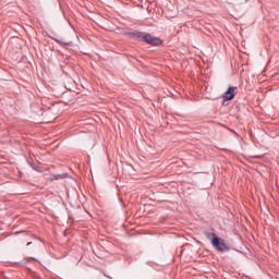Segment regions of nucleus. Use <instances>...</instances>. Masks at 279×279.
Listing matches in <instances>:
<instances>
[{
	"label": "nucleus",
	"mask_w": 279,
	"mask_h": 279,
	"mask_svg": "<svg viewBox=\"0 0 279 279\" xmlns=\"http://www.w3.org/2000/svg\"><path fill=\"white\" fill-rule=\"evenodd\" d=\"M142 43H146L147 45H151L153 47H160V45H162V39L154 37L149 33H144L142 35Z\"/></svg>",
	"instance_id": "f257e3e1"
},
{
	"label": "nucleus",
	"mask_w": 279,
	"mask_h": 279,
	"mask_svg": "<svg viewBox=\"0 0 279 279\" xmlns=\"http://www.w3.org/2000/svg\"><path fill=\"white\" fill-rule=\"evenodd\" d=\"M211 245L218 252H230V246H228V244H226V241L221 238H214Z\"/></svg>",
	"instance_id": "f03ea898"
},
{
	"label": "nucleus",
	"mask_w": 279,
	"mask_h": 279,
	"mask_svg": "<svg viewBox=\"0 0 279 279\" xmlns=\"http://www.w3.org/2000/svg\"><path fill=\"white\" fill-rule=\"evenodd\" d=\"M238 93H239V87H229L227 89V93H225L222 96L223 104H226V101H232V99H234V97H236Z\"/></svg>",
	"instance_id": "7ed1b4c3"
},
{
	"label": "nucleus",
	"mask_w": 279,
	"mask_h": 279,
	"mask_svg": "<svg viewBox=\"0 0 279 279\" xmlns=\"http://www.w3.org/2000/svg\"><path fill=\"white\" fill-rule=\"evenodd\" d=\"M143 32L140 31H129L124 33V36H129L130 38H136V40H143Z\"/></svg>",
	"instance_id": "20e7f679"
},
{
	"label": "nucleus",
	"mask_w": 279,
	"mask_h": 279,
	"mask_svg": "<svg viewBox=\"0 0 279 279\" xmlns=\"http://www.w3.org/2000/svg\"><path fill=\"white\" fill-rule=\"evenodd\" d=\"M205 236H206V239L208 240V241H210L211 242V244H213V240L214 239H219V236H217V233H215V232H205Z\"/></svg>",
	"instance_id": "39448f33"
},
{
	"label": "nucleus",
	"mask_w": 279,
	"mask_h": 279,
	"mask_svg": "<svg viewBox=\"0 0 279 279\" xmlns=\"http://www.w3.org/2000/svg\"><path fill=\"white\" fill-rule=\"evenodd\" d=\"M57 43L61 44V45H65V47H73V41H61V40H57Z\"/></svg>",
	"instance_id": "423d86ee"
},
{
	"label": "nucleus",
	"mask_w": 279,
	"mask_h": 279,
	"mask_svg": "<svg viewBox=\"0 0 279 279\" xmlns=\"http://www.w3.org/2000/svg\"><path fill=\"white\" fill-rule=\"evenodd\" d=\"M62 178H66V174H56L53 175L52 180H60Z\"/></svg>",
	"instance_id": "0eeeda50"
},
{
	"label": "nucleus",
	"mask_w": 279,
	"mask_h": 279,
	"mask_svg": "<svg viewBox=\"0 0 279 279\" xmlns=\"http://www.w3.org/2000/svg\"><path fill=\"white\" fill-rule=\"evenodd\" d=\"M32 169H34V171H38V166L34 165V163H29Z\"/></svg>",
	"instance_id": "6e6552de"
},
{
	"label": "nucleus",
	"mask_w": 279,
	"mask_h": 279,
	"mask_svg": "<svg viewBox=\"0 0 279 279\" xmlns=\"http://www.w3.org/2000/svg\"><path fill=\"white\" fill-rule=\"evenodd\" d=\"M27 245H32V242H28Z\"/></svg>",
	"instance_id": "1a4fd4ad"
},
{
	"label": "nucleus",
	"mask_w": 279,
	"mask_h": 279,
	"mask_svg": "<svg viewBox=\"0 0 279 279\" xmlns=\"http://www.w3.org/2000/svg\"><path fill=\"white\" fill-rule=\"evenodd\" d=\"M110 279H112V278H110Z\"/></svg>",
	"instance_id": "9d476101"
}]
</instances>
